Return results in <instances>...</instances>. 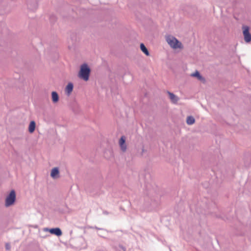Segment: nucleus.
Wrapping results in <instances>:
<instances>
[{
  "label": "nucleus",
  "mask_w": 251,
  "mask_h": 251,
  "mask_svg": "<svg viewBox=\"0 0 251 251\" xmlns=\"http://www.w3.org/2000/svg\"><path fill=\"white\" fill-rule=\"evenodd\" d=\"M51 99L53 103H56L59 100V96L56 92L53 91L51 93Z\"/></svg>",
  "instance_id": "nucleus-12"
},
{
  "label": "nucleus",
  "mask_w": 251,
  "mask_h": 251,
  "mask_svg": "<svg viewBox=\"0 0 251 251\" xmlns=\"http://www.w3.org/2000/svg\"><path fill=\"white\" fill-rule=\"evenodd\" d=\"M93 228L97 229H100V230H102V228H99V227H97V226L94 227Z\"/></svg>",
  "instance_id": "nucleus-16"
},
{
  "label": "nucleus",
  "mask_w": 251,
  "mask_h": 251,
  "mask_svg": "<svg viewBox=\"0 0 251 251\" xmlns=\"http://www.w3.org/2000/svg\"><path fill=\"white\" fill-rule=\"evenodd\" d=\"M10 248H11V246H10V244L6 243L5 244V249H6V250L8 251V250H9L10 249Z\"/></svg>",
  "instance_id": "nucleus-15"
},
{
  "label": "nucleus",
  "mask_w": 251,
  "mask_h": 251,
  "mask_svg": "<svg viewBox=\"0 0 251 251\" xmlns=\"http://www.w3.org/2000/svg\"><path fill=\"white\" fill-rule=\"evenodd\" d=\"M91 69L88 65L84 63L80 66V70L78 73V77L83 80L87 81L88 80Z\"/></svg>",
  "instance_id": "nucleus-1"
},
{
  "label": "nucleus",
  "mask_w": 251,
  "mask_h": 251,
  "mask_svg": "<svg viewBox=\"0 0 251 251\" xmlns=\"http://www.w3.org/2000/svg\"><path fill=\"white\" fill-rule=\"evenodd\" d=\"M141 50L147 56L150 55L149 51L143 43L140 44Z\"/></svg>",
  "instance_id": "nucleus-13"
},
{
  "label": "nucleus",
  "mask_w": 251,
  "mask_h": 251,
  "mask_svg": "<svg viewBox=\"0 0 251 251\" xmlns=\"http://www.w3.org/2000/svg\"><path fill=\"white\" fill-rule=\"evenodd\" d=\"M36 127V123L34 121H32L30 122L29 125L28 126V131L32 133H33Z\"/></svg>",
  "instance_id": "nucleus-11"
},
{
  "label": "nucleus",
  "mask_w": 251,
  "mask_h": 251,
  "mask_svg": "<svg viewBox=\"0 0 251 251\" xmlns=\"http://www.w3.org/2000/svg\"><path fill=\"white\" fill-rule=\"evenodd\" d=\"M195 122V120L193 116H190L187 118L186 123L189 125L193 124Z\"/></svg>",
  "instance_id": "nucleus-14"
},
{
  "label": "nucleus",
  "mask_w": 251,
  "mask_h": 251,
  "mask_svg": "<svg viewBox=\"0 0 251 251\" xmlns=\"http://www.w3.org/2000/svg\"><path fill=\"white\" fill-rule=\"evenodd\" d=\"M243 34L244 40L246 43L251 42V34L250 33V28L247 25H243Z\"/></svg>",
  "instance_id": "nucleus-4"
},
{
  "label": "nucleus",
  "mask_w": 251,
  "mask_h": 251,
  "mask_svg": "<svg viewBox=\"0 0 251 251\" xmlns=\"http://www.w3.org/2000/svg\"><path fill=\"white\" fill-rule=\"evenodd\" d=\"M166 40L168 44L173 49L180 48L181 43L175 37L171 35L166 36Z\"/></svg>",
  "instance_id": "nucleus-2"
},
{
  "label": "nucleus",
  "mask_w": 251,
  "mask_h": 251,
  "mask_svg": "<svg viewBox=\"0 0 251 251\" xmlns=\"http://www.w3.org/2000/svg\"><path fill=\"white\" fill-rule=\"evenodd\" d=\"M74 85L72 82H69L65 88V93L68 96H70L73 91Z\"/></svg>",
  "instance_id": "nucleus-9"
},
{
  "label": "nucleus",
  "mask_w": 251,
  "mask_h": 251,
  "mask_svg": "<svg viewBox=\"0 0 251 251\" xmlns=\"http://www.w3.org/2000/svg\"><path fill=\"white\" fill-rule=\"evenodd\" d=\"M191 76L193 77H196L198 79L202 82H204L205 80V78L201 75L200 73L198 71H196L195 73L192 74Z\"/></svg>",
  "instance_id": "nucleus-10"
},
{
  "label": "nucleus",
  "mask_w": 251,
  "mask_h": 251,
  "mask_svg": "<svg viewBox=\"0 0 251 251\" xmlns=\"http://www.w3.org/2000/svg\"><path fill=\"white\" fill-rule=\"evenodd\" d=\"M119 145L121 150L123 152H125L126 150V137L122 136L119 140Z\"/></svg>",
  "instance_id": "nucleus-5"
},
{
  "label": "nucleus",
  "mask_w": 251,
  "mask_h": 251,
  "mask_svg": "<svg viewBox=\"0 0 251 251\" xmlns=\"http://www.w3.org/2000/svg\"><path fill=\"white\" fill-rule=\"evenodd\" d=\"M16 201V193L14 190L10 192L5 199V205L8 207L13 204Z\"/></svg>",
  "instance_id": "nucleus-3"
},
{
  "label": "nucleus",
  "mask_w": 251,
  "mask_h": 251,
  "mask_svg": "<svg viewBox=\"0 0 251 251\" xmlns=\"http://www.w3.org/2000/svg\"><path fill=\"white\" fill-rule=\"evenodd\" d=\"M50 176L53 178H57L59 177V171L57 167L53 168L51 171Z\"/></svg>",
  "instance_id": "nucleus-7"
},
{
  "label": "nucleus",
  "mask_w": 251,
  "mask_h": 251,
  "mask_svg": "<svg viewBox=\"0 0 251 251\" xmlns=\"http://www.w3.org/2000/svg\"><path fill=\"white\" fill-rule=\"evenodd\" d=\"M167 93L168 94L169 96V99L172 103L174 104H176L177 103L179 99L177 96L175 95L173 93L168 91L167 92Z\"/></svg>",
  "instance_id": "nucleus-6"
},
{
  "label": "nucleus",
  "mask_w": 251,
  "mask_h": 251,
  "mask_svg": "<svg viewBox=\"0 0 251 251\" xmlns=\"http://www.w3.org/2000/svg\"><path fill=\"white\" fill-rule=\"evenodd\" d=\"M50 232L57 236H60L62 234L61 230L58 227L50 228Z\"/></svg>",
  "instance_id": "nucleus-8"
}]
</instances>
